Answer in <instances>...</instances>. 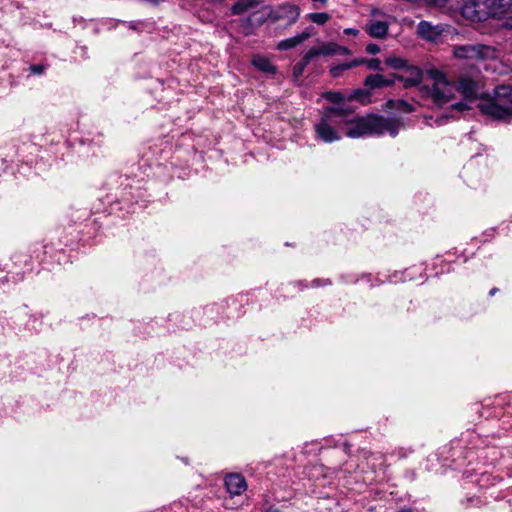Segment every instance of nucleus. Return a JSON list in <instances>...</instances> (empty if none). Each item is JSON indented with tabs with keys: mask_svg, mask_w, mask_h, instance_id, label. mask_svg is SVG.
Returning <instances> with one entry per match:
<instances>
[{
	"mask_svg": "<svg viewBox=\"0 0 512 512\" xmlns=\"http://www.w3.org/2000/svg\"><path fill=\"white\" fill-rule=\"evenodd\" d=\"M340 129L349 138L367 136H381L388 134L397 136L404 126L403 122L395 117L368 115L357 116L350 106L339 105Z\"/></svg>",
	"mask_w": 512,
	"mask_h": 512,
	"instance_id": "f257e3e1",
	"label": "nucleus"
},
{
	"mask_svg": "<svg viewBox=\"0 0 512 512\" xmlns=\"http://www.w3.org/2000/svg\"><path fill=\"white\" fill-rule=\"evenodd\" d=\"M478 108L495 120L508 119L512 116V87L498 86L492 97L481 99Z\"/></svg>",
	"mask_w": 512,
	"mask_h": 512,
	"instance_id": "f03ea898",
	"label": "nucleus"
},
{
	"mask_svg": "<svg viewBox=\"0 0 512 512\" xmlns=\"http://www.w3.org/2000/svg\"><path fill=\"white\" fill-rule=\"evenodd\" d=\"M317 139L332 143L341 139L339 108L328 107L325 109L320 121L314 126Z\"/></svg>",
	"mask_w": 512,
	"mask_h": 512,
	"instance_id": "7ed1b4c3",
	"label": "nucleus"
},
{
	"mask_svg": "<svg viewBox=\"0 0 512 512\" xmlns=\"http://www.w3.org/2000/svg\"><path fill=\"white\" fill-rule=\"evenodd\" d=\"M429 75L433 80L429 94L436 104H446L455 97L457 93L456 83L448 81L446 76L438 70H430Z\"/></svg>",
	"mask_w": 512,
	"mask_h": 512,
	"instance_id": "20e7f679",
	"label": "nucleus"
},
{
	"mask_svg": "<svg viewBox=\"0 0 512 512\" xmlns=\"http://www.w3.org/2000/svg\"><path fill=\"white\" fill-rule=\"evenodd\" d=\"M223 483L227 493L224 504L226 508H234L228 504V499H246L244 493L248 489V484L241 473H226Z\"/></svg>",
	"mask_w": 512,
	"mask_h": 512,
	"instance_id": "39448f33",
	"label": "nucleus"
},
{
	"mask_svg": "<svg viewBox=\"0 0 512 512\" xmlns=\"http://www.w3.org/2000/svg\"><path fill=\"white\" fill-rule=\"evenodd\" d=\"M494 49L483 44H468L455 46L453 49L454 56L460 59H485L494 56Z\"/></svg>",
	"mask_w": 512,
	"mask_h": 512,
	"instance_id": "423d86ee",
	"label": "nucleus"
},
{
	"mask_svg": "<svg viewBox=\"0 0 512 512\" xmlns=\"http://www.w3.org/2000/svg\"><path fill=\"white\" fill-rule=\"evenodd\" d=\"M300 15L298 6L293 4H282L273 8L268 18L273 22L283 21L286 25L290 26L294 24Z\"/></svg>",
	"mask_w": 512,
	"mask_h": 512,
	"instance_id": "0eeeda50",
	"label": "nucleus"
},
{
	"mask_svg": "<svg viewBox=\"0 0 512 512\" xmlns=\"http://www.w3.org/2000/svg\"><path fill=\"white\" fill-rule=\"evenodd\" d=\"M461 7V14L467 20L472 22H478L486 20L489 15L487 9L483 6V3H479L477 0H463Z\"/></svg>",
	"mask_w": 512,
	"mask_h": 512,
	"instance_id": "6e6552de",
	"label": "nucleus"
},
{
	"mask_svg": "<svg viewBox=\"0 0 512 512\" xmlns=\"http://www.w3.org/2000/svg\"><path fill=\"white\" fill-rule=\"evenodd\" d=\"M483 6L487 9L489 17L502 18L512 10V0H485Z\"/></svg>",
	"mask_w": 512,
	"mask_h": 512,
	"instance_id": "1a4fd4ad",
	"label": "nucleus"
},
{
	"mask_svg": "<svg viewBox=\"0 0 512 512\" xmlns=\"http://www.w3.org/2000/svg\"><path fill=\"white\" fill-rule=\"evenodd\" d=\"M445 31L444 25H432L428 21H421L417 26L418 35L427 41L435 42Z\"/></svg>",
	"mask_w": 512,
	"mask_h": 512,
	"instance_id": "9d476101",
	"label": "nucleus"
},
{
	"mask_svg": "<svg viewBox=\"0 0 512 512\" xmlns=\"http://www.w3.org/2000/svg\"><path fill=\"white\" fill-rule=\"evenodd\" d=\"M457 93L461 94L466 100H472L477 97L478 85L469 77H461L456 83Z\"/></svg>",
	"mask_w": 512,
	"mask_h": 512,
	"instance_id": "9b49d317",
	"label": "nucleus"
},
{
	"mask_svg": "<svg viewBox=\"0 0 512 512\" xmlns=\"http://www.w3.org/2000/svg\"><path fill=\"white\" fill-rule=\"evenodd\" d=\"M422 71L415 66L407 67L398 79L403 83L405 88L417 86L422 80Z\"/></svg>",
	"mask_w": 512,
	"mask_h": 512,
	"instance_id": "f8f14e48",
	"label": "nucleus"
},
{
	"mask_svg": "<svg viewBox=\"0 0 512 512\" xmlns=\"http://www.w3.org/2000/svg\"><path fill=\"white\" fill-rule=\"evenodd\" d=\"M451 450H443L441 453H439L438 450L431 452L428 457L427 461L431 464L428 465L429 470H433L435 472L439 471V468L444 467H452V464L448 462V458L444 457L445 454H448Z\"/></svg>",
	"mask_w": 512,
	"mask_h": 512,
	"instance_id": "ddd939ff",
	"label": "nucleus"
},
{
	"mask_svg": "<svg viewBox=\"0 0 512 512\" xmlns=\"http://www.w3.org/2000/svg\"><path fill=\"white\" fill-rule=\"evenodd\" d=\"M310 36H311V32L308 30H305L293 37L281 40L277 44V49L281 50V51H285V50L295 48L298 45H300L301 43H303L304 41H306L308 38H310Z\"/></svg>",
	"mask_w": 512,
	"mask_h": 512,
	"instance_id": "4468645a",
	"label": "nucleus"
},
{
	"mask_svg": "<svg viewBox=\"0 0 512 512\" xmlns=\"http://www.w3.org/2000/svg\"><path fill=\"white\" fill-rule=\"evenodd\" d=\"M389 24L384 20H371L367 24V32L374 38H384L387 35Z\"/></svg>",
	"mask_w": 512,
	"mask_h": 512,
	"instance_id": "2eb2a0df",
	"label": "nucleus"
},
{
	"mask_svg": "<svg viewBox=\"0 0 512 512\" xmlns=\"http://www.w3.org/2000/svg\"><path fill=\"white\" fill-rule=\"evenodd\" d=\"M394 84L393 79L386 78L381 74H371L365 78L364 85L370 89L382 88Z\"/></svg>",
	"mask_w": 512,
	"mask_h": 512,
	"instance_id": "dca6fc26",
	"label": "nucleus"
},
{
	"mask_svg": "<svg viewBox=\"0 0 512 512\" xmlns=\"http://www.w3.org/2000/svg\"><path fill=\"white\" fill-rule=\"evenodd\" d=\"M252 64L259 71L266 74H275L277 72V67L268 58L261 55H255L252 58Z\"/></svg>",
	"mask_w": 512,
	"mask_h": 512,
	"instance_id": "f3484780",
	"label": "nucleus"
},
{
	"mask_svg": "<svg viewBox=\"0 0 512 512\" xmlns=\"http://www.w3.org/2000/svg\"><path fill=\"white\" fill-rule=\"evenodd\" d=\"M308 52L312 58H315L317 56L336 55V43H323L320 46L312 47L311 49L308 50Z\"/></svg>",
	"mask_w": 512,
	"mask_h": 512,
	"instance_id": "a211bd4d",
	"label": "nucleus"
},
{
	"mask_svg": "<svg viewBox=\"0 0 512 512\" xmlns=\"http://www.w3.org/2000/svg\"><path fill=\"white\" fill-rule=\"evenodd\" d=\"M363 63H364V60L362 58H360V59H354L352 61L339 64V65H335L330 68V74L332 77L337 78V77H340L344 71H347L351 68L362 65Z\"/></svg>",
	"mask_w": 512,
	"mask_h": 512,
	"instance_id": "6ab92c4d",
	"label": "nucleus"
},
{
	"mask_svg": "<svg viewBox=\"0 0 512 512\" xmlns=\"http://www.w3.org/2000/svg\"><path fill=\"white\" fill-rule=\"evenodd\" d=\"M260 3V0H238L231 8L233 15H241Z\"/></svg>",
	"mask_w": 512,
	"mask_h": 512,
	"instance_id": "aec40b11",
	"label": "nucleus"
},
{
	"mask_svg": "<svg viewBox=\"0 0 512 512\" xmlns=\"http://www.w3.org/2000/svg\"><path fill=\"white\" fill-rule=\"evenodd\" d=\"M313 58L310 56L309 52L307 51L306 54L303 56V58L297 62L294 67H293V76L294 78H299L305 68L307 67V65L310 63V61L312 60Z\"/></svg>",
	"mask_w": 512,
	"mask_h": 512,
	"instance_id": "412c9836",
	"label": "nucleus"
},
{
	"mask_svg": "<svg viewBox=\"0 0 512 512\" xmlns=\"http://www.w3.org/2000/svg\"><path fill=\"white\" fill-rule=\"evenodd\" d=\"M307 18L313 23L324 25L330 19V15L325 12L310 13Z\"/></svg>",
	"mask_w": 512,
	"mask_h": 512,
	"instance_id": "4be33fe9",
	"label": "nucleus"
},
{
	"mask_svg": "<svg viewBox=\"0 0 512 512\" xmlns=\"http://www.w3.org/2000/svg\"><path fill=\"white\" fill-rule=\"evenodd\" d=\"M386 64L394 69H402L406 67V61L399 57H388Z\"/></svg>",
	"mask_w": 512,
	"mask_h": 512,
	"instance_id": "5701e85b",
	"label": "nucleus"
},
{
	"mask_svg": "<svg viewBox=\"0 0 512 512\" xmlns=\"http://www.w3.org/2000/svg\"><path fill=\"white\" fill-rule=\"evenodd\" d=\"M368 98V93L362 89L354 90L349 96H347L348 100H357L362 103Z\"/></svg>",
	"mask_w": 512,
	"mask_h": 512,
	"instance_id": "b1692460",
	"label": "nucleus"
},
{
	"mask_svg": "<svg viewBox=\"0 0 512 512\" xmlns=\"http://www.w3.org/2000/svg\"><path fill=\"white\" fill-rule=\"evenodd\" d=\"M325 98L333 103H341L347 99L341 92H327Z\"/></svg>",
	"mask_w": 512,
	"mask_h": 512,
	"instance_id": "393cba45",
	"label": "nucleus"
},
{
	"mask_svg": "<svg viewBox=\"0 0 512 512\" xmlns=\"http://www.w3.org/2000/svg\"><path fill=\"white\" fill-rule=\"evenodd\" d=\"M502 20V26L507 28V29H510L512 30V9H511V12H509L508 14H505V16H502V18H500Z\"/></svg>",
	"mask_w": 512,
	"mask_h": 512,
	"instance_id": "a878e982",
	"label": "nucleus"
},
{
	"mask_svg": "<svg viewBox=\"0 0 512 512\" xmlns=\"http://www.w3.org/2000/svg\"><path fill=\"white\" fill-rule=\"evenodd\" d=\"M363 60H364L363 64H367L369 69H373V70L380 69V61L378 59H370V60L363 59Z\"/></svg>",
	"mask_w": 512,
	"mask_h": 512,
	"instance_id": "bb28decb",
	"label": "nucleus"
},
{
	"mask_svg": "<svg viewBox=\"0 0 512 512\" xmlns=\"http://www.w3.org/2000/svg\"><path fill=\"white\" fill-rule=\"evenodd\" d=\"M397 108L403 112L409 113L413 111V107L411 104L405 102V101H398Z\"/></svg>",
	"mask_w": 512,
	"mask_h": 512,
	"instance_id": "cd10ccee",
	"label": "nucleus"
},
{
	"mask_svg": "<svg viewBox=\"0 0 512 512\" xmlns=\"http://www.w3.org/2000/svg\"><path fill=\"white\" fill-rule=\"evenodd\" d=\"M331 282L330 280L326 279V280H323V279H315L311 282V287L313 288H318V287H321V286H327V285H330Z\"/></svg>",
	"mask_w": 512,
	"mask_h": 512,
	"instance_id": "c85d7f7f",
	"label": "nucleus"
},
{
	"mask_svg": "<svg viewBox=\"0 0 512 512\" xmlns=\"http://www.w3.org/2000/svg\"><path fill=\"white\" fill-rule=\"evenodd\" d=\"M380 51V47L377 44L370 43L366 46V52L375 55Z\"/></svg>",
	"mask_w": 512,
	"mask_h": 512,
	"instance_id": "c756f323",
	"label": "nucleus"
},
{
	"mask_svg": "<svg viewBox=\"0 0 512 512\" xmlns=\"http://www.w3.org/2000/svg\"><path fill=\"white\" fill-rule=\"evenodd\" d=\"M350 50L344 46L336 44V55H349Z\"/></svg>",
	"mask_w": 512,
	"mask_h": 512,
	"instance_id": "7c9ffc66",
	"label": "nucleus"
},
{
	"mask_svg": "<svg viewBox=\"0 0 512 512\" xmlns=\"http://www.w3.org/2000/svg\"><path fill=\"white\" fill-rule=\"evenodd\" d=\"M44 70V67L41 66V65H32L30 67V71L33 73V74H41Z\"/></svg>",
	"mask_w": 512,
	"mask_h": 512,
	"instance_id": "2f4dec72",
	"label": "nucleus"
},
{
	"mask_svg": "<svg viewBox=\"0 0 512 512\" xmlns=\"http://www.w3.org/2000/svg\"><path fill=\"white\" fill-rule=\"evenodd\" d=\"M453 107H455L459 111L469 109V106L466 102H458V103L454 104Z\"/></svg>",
	"mask_w": 512,
	"mask_h": 512,
	"instance_id": "473e14b6",
	"label": "nucleus"
},
{
	"mask_svg": "<svg viewBox=\"0 0 512 512\" xmlns=\"http://www.w3.org/2000/svg\"><path fill=\"white\" fill-rule=\"evenodd\" d=\"M358 33H359V30L354 29V28H346V29H344V34H346V35H354V36H356Z\"/></svg>",
	"mask_w": 512,
	"mask_h": 512,
	"instance_id": "72a5a7b5",
	"label": "nucleus"
},
{
	"mask_svg": "<svg viewBox=\"0 0 512 512\" xmlns=\"http://www.w3.org/2000/svg\"><path fill=\"white\" fill-rule=\"evenodd\" d=\"M496 291H497L496 288L491 289L490 292H489V295L490 296L494 295L496 293Z\"/></svg>",
	"mask_w": 512,
	"mask_h": 512,
	"instance_id": "f704fd0d",
	"label": "nucleus"
},
{
	"mask_svg": "<svg viewBox=\"0 0 512 512\" xmlns=\"http://www.w3.org/2000/svg\"><path fill=\"white\" fill-rule=\"evenodd\" d=\"M313 2H320L322 4H325L327 2V0H312Z\"/></svg>",
	"mask_w": 512,
	"mask_h": 512,
	"instance_id": "c9c22d12",
	"label": "nucleus"
},
{
	"mask_svg": "<svg viewBox=\"0 0 512 512\" xmlns=\"http://www.w3.org/2000/svg\"><path fill=\"white\" fill-rule=\"evenodd\" d=\"M398 512H413L411 509H401L400 511Z\"/></svg>",
	"mask_w": 512,
	"mask_h": 512,
	"instance_id": "e433bc0d",
	"label": "nucleus"
},
{
	"mask_svg": "<svg viewBox=\"0 0 512 512\" xmlns=\"http://www.w3.org/2000/svg\"><path fill=\"white\" fill-rule=\"evenodd\" d=\"M378 14H379V11H378V10H373V11H372V16H376V15H378Z\"/></svg>",
	"mask_w": 512,
	"mask_h": 512,
	"instance_id": "4c0bfd02",
	"label": "nucleus"
},
{
	"mask_svg": "<svg viewBox=\"0 0 512 512\" xmlns=\"http://www.w3.org/2000/svg\"><path fill=\"white\" fill-rule=\"evenodd\" d=\"M182 461H183L185 464H188V459H187V458H182Z\"/></svg>",
	"mask_w": 512,
	"mask_h": 512,
	"instance_id": "58836bf2",
	"label": "nucleus"
},
{
	"mask_svg": "<svg viewBox=\"0 0 512 512\" xmlns=\"http://www.w3.org/2000/svg\"><path fill=\"white\" fill-rule=\"evenodd\" d=\"M467 501H468V502H473V501H474V499H472V498H468V499H467Z\"/></svg>",
	"mask_w": 512,
	"mask_h": 512,
	"instance_id": "ea45409f",
	"label": "nucleus"
}]
</instances>
